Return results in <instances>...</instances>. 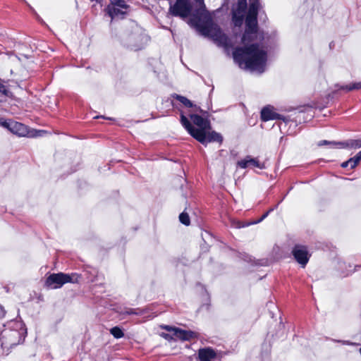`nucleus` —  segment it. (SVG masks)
<instances>
[{
    "label": "nucleus",
    "mask_w": 361,
    "mask_h": 361,
    "mask_svg": "<svg viewBox=\"0 0 361 361\" xmlns=\"http://www.w3.org/2000/svg\"><path fill=\"white\" fill-rule=\"evenodd\" d=\"M190 16V25L202 35L221 43L226 42L227 36L222 32L221 27L214 23L206 8L204 0H195V7Z\"/></svg>",
    "instance_id": "1"
},
{
    "label": "nucleus",
    "mask_w": 361,
    "mask_h": 361,
    "mask_svg": "<svg viewBox=\"0 0 361 361\" xmlns=\"http://www.w3.org/2000/svg\"><path fill=\"white\" fill-rule=\"evenodd\" d=\"M234 61L240 68L252 71L263 68L267 59V51L257 43L237 47L233 51Z\"/></svg>",
    "instance_id": "2"
},
{
    "label": "nucleus",
    "mask_w": 361,
    "mask_h": 361,
    "mask_svg": "<svg viewBox=\"0 0 361 361\" xmlns=\"http://www.w3.org/2000/svg\"><path fill=\"white\" fill-rule=\"evenodd\" d=\"M190 118L194 125L198 127L197 130H202V135L200 137H196L195 135V131H193V133H192V137L193 138L204 145L214 142L219 144L222 143L223 137L221 135L216 131H211L212 125L209 118H204L202 116L195 114H190Z\"/></svg>",
    "instance_id": "3"
},
{
    "label": "nucleus",
    "mask_w": 361,
    "mask_h": 361,
    "mask_svg": "<svg viewBox=\"0 0 361 361\" xmlns=\"http://www.w3.org/2000/svg\"><path fill=\"white\" fill-rule=\"evenodd\" d=\"M81 275L77 273L65 274L63 272L51 274L46 278L44 286L51 289H58L68 283H77Z\"/></svg>",
    "instance_id": "4"
},
{
    "label": "nucleus",
    "mask_w": 361,
    "mask_h": 361,
    "mask_svg": "<svg viewBox=\"0 0 361 361\" xmlns=\"http://www.w3.org/2000/svg\"><path fill=\"white\" fill-rule=\"evenodd\" d=\"M290 254L294 260L302 269H305L308 264L312 254L309 251V247L306 245L297 243L291 249Z\"/></svg>",
    "instance_id": "5"
},
{
    "label": "nucleus",
    "mask_w": 361,
    "mask_h": 361,
    "mask_svg": "<svg viewBox=\"0 0 361 361\" xmlns=\"http://www.w3.org/2000/svg\"><path fill=\"white\" fill-rule=\"evenodd\" d=\"M192 12L190 0H176L169 7V13L176 17L187 18Z\"/></svg>",
    "instance_id": "6"
},
{
    "label": "nucleus",
    "mask_w": 361,
    "mask_h": 361,
    "mask_svg": "<svg viewBox=\"0 0 361 361\" xmlns=\"http://www.w3.org/2000/svg\"><path fill=\"white\" fill-rule=\"evenodd\" d=\"M260 118L262 121L267 122L271 120H283L285 117L274 111V108L271 105H267L262 108L260 112Z\"/></svg>",
    "instance_id": "7"
},
{
    "label": "nucleus",
    "mask_w": 361,
    "mask_h": 361,
    "mask_svg": "<svg viewBox=\"0 0 361 361\" xmlns=\"http://www.w3.org/2000/svg\"><path fill=\"white\" fill-rule=\"evenodd\" d=\"M237 165L240 169H246L249 166L256 167L260 169L265 168L264 164L261 163L257 158H252L251 156H247L245 159L239 160Z\"/></svg>",
    "instance_id": "8"
},
{
    "label": "nucleus",
    "mask_w": 361,
    "mask_h": 361,
    "mask_svg": "<svg viewBox=\"0 0 361 361\" xmlns=\"http://www.w3.org/2000/svg\"><path fill=\"white\" fill-rule=\"evenodd\" d=\"M173 336L183 341H189L199 338L197 332L191 330H184L180 328L176 329V333H173Z\"/></svg>",
    "instance_id": "9"
},
{
    "label": "nucleus",
    "mask_w": 361,
    "mask_h": 361,
    "mask_svg": "<svg viewBox=\"0 0 361 361\" xmlns=\"http://www.w3.org/2000/svg\"><path fill=\"white\" fill-rule=\"evenodd\" d=\"M257 18L247 16L245 19V30L244 32V38H247L249 34H257Z\"/></svg>",
    "instance_id": "10"
},
{
    "label": "nucleus",
    "mask_w": 361,
    "mask_h": 361,
    "mask_svg": "<svg viewBox=\"0 0 361 361\" xmlns=\"http://www.w3.org/2000/svg\"><path fill=\"white\" fill-rule=\"evenodd\" d=\"M216 357V351L210 347L200 348L198 350V358L200 361H212Z\"/></svg>",
    "instance_id": "11"
},
{
    "label": "nucleus",
    "mask_w": 361,
    "mask_h": 361,
    "mask_svg": "<svg viewBox=\"0 0 361 361\" xmlns=\"http://www.w3.org/2000/svg\"><path fill=\"white\" fill-rule=\"evenodd\" d=\"M180 123L182 126L187 130L188 133L192 136V133L195 131V135L196 137H200L202 135V130H197V128L194 127L188 118L183 114V112L180 113Z\"/></svg>",
    "instance_id": "12"
},
{
    "label": "nucleus",
    "mask_w": 361,
    "mask_h": 361,
    "mask_svg": "<svg viewBox=\"0 0 361 361\" xmlns=\"http://www.w3.org/2000/svg\"><path fill=\"white\" fill-rule=\"evenodd\" d=\"M172 97L176 99L177 101L180 102L183 106L188 108H192L194 107L195 111H199L200 113L204 114H207V111H203L200 106H197L196 105H194L192 102L188 99L187 97L178 94H172Z\"/></svg>",
    "instance_id": "13"
},
{
    "label": "nucleus",
    "mask_w": 361,
    "mask_h": 361,
    "mask_svg": "<svg viewBox=\"0 0 361 361\" xmlns=\"http://www.w3.org/2000/svg\"><path fill=\"white\" fill-rule=\"evenodd\" d=\"M11 132L18 136H25L28 133L27 126L17 121H11Z\"/></svg>",
    "instance_id": "14"
},
{
    "label": "nucleus",
    "mask_w": 361,
    "mask_h": 361,
    "mask_svg": "<svg viewBox=\"0 0 361 361\" xmlns=\"http://www.w3.org/2000/svg\"><path fill=\"white\" fill-rule=\"evenodd\" d=\"M275 209V207H271L265 212L260 218L257 220H255L251 222H243V221H237L235 224V227L240 228L243 227H246L250 225L257 224L262 222L265 218L268 216V215Z\"/></svg>",
    "instance_id": "15"
},
{
    "label": "nucleus",
    "mask_w": 361,
    "mask_h": 361,
    "mask_svg": "<svg viewBox=\"0 0 361 361\" xmlns=\"http://www.w3.org/2000/svg\"><path fill=\"white\" fill-rule=\"evenodd\" d=\"M105 11L111 17V19H114L115 17L118 16L119 15H126L127 13L126 11H123L118 7H114L112 5H108L105 8Z\"/></svg>",
    "instance_id": "16"
},
{
    "label": "nucleus",
    "mask_w": 361,
    "mask_h": 361,
    "mask_svg": "<svg viewBox=\"0 0 361 361\" xmlns=\"http://www.w3.org/2000/svg\"><path fill=\"white\" fill-rule=\"evenodd\" d=\"M326 145H329L335 148H345L349 147L348 143L345 142H336V141H328V140H321L318 142V146H323Z\"/></svg>",
    "instance_id": "17"
},
{
    "label": "nucleus",
    "mask_w": 361,
    "mask_h": 361,
    "mask_svg": "<svg viewBox=\"0 0 361 361\" xmlns=\"http://www.w3.org/2000/svg\"><path fill=\"white\" fill-rule=\"evenodd\" d=\"M338 89L340 90H345L346 92H350L354 90H360L361 89V82H355L350 85H337Z\"/></svg>",
    "instance_id": "18"
},
{
    "label": "nucleus",
    "mask_w": 361,
    "mask_h": 361,
    "mask_svg": "<svg viewBox=\"0 0 361 361\" xmlns=\"http://www.w3.org/2000/svg\"><path fill=\"white\" fill-rule=\"evenodd\" d=\"M179 221L185 226H189L190 224V215L187 210H183V212L180 214Z\"/></svg>",
    "instance_id": "19"
},
{
    "label": "nucleus",
    "mask_w": 361,
    "mask_h": 361,
    "mask_svg": "<svg viewBox=\"0 0 361 361\" xmlns=\"http://www.w3.org/2000/svg\"><path fill=\"white\" fill-rule=\"evenodd\" d=\"M258 9H259V4L250 3L249 12L247 16H250L252 18H257L258 15Z\"/></svg>",
    "instance_id": "20"
},
{
    "label": "nucleus",
    "mask_w": 361,
    "mask_h": 361,
    "mask_svg": "<svg viewBox=\"0 0 361 361\" xmlns=\"http://www.w3.org/2000/svg\"><path fill=\"white\" fill-rule=\"evenodd\" d=\"M109 1L110 4L109 5H112L114 7L117 6L124 9H128L130 7L125 0H109Z\"/></svg>",
    "instance_id": "21"
},
{
    "label": "nucleus",
    "mask_w": 361,
    "mask_h": 361,
    "mask_svg": "<svg viewBox=\"0 0 361 361\" xmlns=\"http://www.w3.org/2000/svg\"><path fill=\"white\" fill-rule=\"evenodd\" d=\"M110 333L116 338H121L124 336V333L118 326H114L110 329Z\"/></svg>",
    "instance_id": "22"
},
{
    "label": "nucleus",
    "mask_w": 361,
    "mask_h": 361,
    "mask_svg": "<svg viewBox=\"0 0 361 361\" xmlns=\"http://www.w3.org/2000/svg\"><path fill=\"white\" fill-rule=\"evenodd\" d=\"M123 314L127 315H140L142 314V311L140 308H125Z\"/></svg>",
    "instance_id": "23"
},
{
    "label": "nucleus",
    "mask_w": 361,
    "mask_h": 361,
    "mask_svg": "<svg viewBox=\"0 0 361 361\" xmlns=\"http://www.w3.org/2000/svg\"><path fill=\"white\" fill-rule=\"evenodd\" d=\"M247 6V0H238L237 10L239 12H245Z\"/></svg>",
    "instance_id": "24"
},
{
    "label": "nucleus",
    "mask_w": 361,
    "mask_h": 361,
    "mask_svg": "<svg viewBox=\"0 0 361 361\" xmlns=\"http://www.w3.org/2000/svg\"><path fill=\"white\" fill-rule=\"evenodd\" d=\"M233 20L235 26H240L243 21V16L238 15L237 13H234L233 15Z\"/></svg>",
    "instance_id": "25"
},
{
    "label": "nucleus",
    "mask_w": 361,
    "mask_h": 361,
    "mask_svg": "<svg viewBox=\"0 0 361 361\" xmlns=\"http://www.w3.org/2000/svg\"><path fill=\"white\" fill-rule=\"evenodd\" d=\"M257 37V34H249L247 38H244V34L242 36L241 41L244 44H249L254 41Z\"/></svg>",
    "instance_id": "26"
},
{
    "label": "nucleus",
    "mask_w": 361,
    "mask_h": 361,
    "mask_svg": "<svg viewBox=\"0 0 361 361\" xmlns=\"http://www.w3.org/2000/svg\"><path fill=\"white\" fill-rule=\"evenodd\" d=\"M0 94L4 95L6 97H8L10 94V91L8 90L7 87L4 85L3 80L0 78Z\"/></svg>",
    "instance_id": "27"
},
{
    "label": "nucleus",
    "mask_w": 361,
    "mask_h": 361,
    "mask_svg": "<svg viewBox=\"0 0 361 361\" xmlns=\"http://www.w3.org/2000/svg\"><path fill=\"white\" fill-rule=\"evenodd\" d=\"M11 121L8 122L6 120H4V118H0V126H3L5 128H7L8 130H11Z\"/></svg>",
    "instance_id": "28"
},
{
    "label": "nucleus",
    "mask_w": 361,
    "mask_h": 361,
    "mask_svg": "<svg viewBox=\"0 0 361 361\" xmlns=\"http://www.w3.org/2000/svg\"><path fill=\"white\" fill-rule=\"evenodd\" d=\"M352 147L360 148L361 147V139L360 140H350V144H348Z\"/></svg>",
    "instance_id": "29"
},
{
    "label": "nucleus",
    "mask_w": 361,
    "mask_h": 361,
    "mask_svg": "<svg viewBox=\"0 0 361 361\" xmlns=\"http://www.w3.org/2000/svg\"><path fill=\"white\" fill-rule=\"evenodd\" d=\"M178 327L176 326H162V329L168 331H173V333H176V329H177Z\"/></svg>",
    "instance_id": "30"
},
{
    "label": "nucleus",
    "mask_w": 361,
    "mask_h": 361,
    "mask_svg": "<svg viewBox=\"0 0 361 361\" xmlns=\"http://www.w3.org/2000/svg\"><path fill=\"white\" fill-rule=\"evenodd\" d=\"M360 161H361V150L355 155V164H358Z\"/></svg>",
    "instance_id": "31"
},
{
    "label": "nucleus",
    "mask_w": 361,
    "mask_h": 361,
    "mask_svg": "<svg viewBox=\"0 0 361 361\" xmlns=\"http://www.w3.org/2000/svg\"><path fill=\"white\" fill-rule=\"evenodd\" d=\"M350 159H353L352 162H349V165L350 166V169L355 168L358 165V164H355V156L354 157H353V158H350Z\"/></svg>",
    "instance_id": "32"
},
{
    "label": "nucleus",
    "mask_w": 361,
    "mask_h": 361,
    "mask_svg": "<svg viewBox=\"0 0 361 361\" xmlns=\"http://www.w3.org/2000/svg\"><path fill=\"white\" fill-rule=\"evenodd\" d=\"M352 161H353V159H348V161L343 162L341 166L342 168H346L349 166V162H352Z\"/></svg>",
    "instance_id": "33"
},
{
    "label": "nucleus",
    "mask_w": 361,
    "mask_h": 361,
    "mask_svg": "<svg viewBox=\"0 0 361 361\" xmlns=\"http://www.w3.org/2000/svg\"><path fill=\"white\" fill-rule=\"evenodd\" d=\"M184 210H187V212H189V215L192 213H194L190 204L188 207H186Z\"/></svg>",
    "instance_id": "34"
},
{
    "label": "nucleus",
    "mask_w": 361,
    "mask_h": 361,
    "mask_svg": "<svg viewBox=\"0 0 361 361\" xmlns=\"http://www.w3.org/2000/svg\"><path fill=\"white\" fill-rule=\"evenodd\" d=\"M162 336L166 339H169L171 338L169 334L164 333L162 334Z\"/></svg>",
    "instance_id": "35"
},
{
    "label": "nucleus",
    "mask_w": 361,
    "mask_h": 361,
    "mask_svg": "<svg viewBox=\"0 0 361 361\" xmlns=\"http://www.w3.org/2000/svg\"><path fill=\"white\" fill-rule=\"evenodd\" d=\"M250 3L259 4V0H250Z\"/></svg>",
    "instance_id": "36"
},
{
    "label": "nucleus",
    "mask_w": 361,
    "mask_h": 361,
    "mask_svg": "<svg viewBox=\"0 0 361 361\" xmlns=\"http://www.w3.org/2000/svg\"><path fill=\"white\" fill-rule=\"evenodd\" d=\"M97 3L100 4V6H102L103 0H95Z\"/></svg>",
    "instance_id": "37"
},
{
    "label": "nucleus",
    "mask_w": 361,
    "mask_h": 361,
    "mask_svg": "<svg viewBox=\"0 0 361 361\" xmlns=\"http://www.w3.org/2000/svg\"><path fill=\"white\" fill-rule=\"evenodd\" d=\"M171 105L173 106V107H175V104L173 103V101L171 102Z\"/></svg>",
    "instance_id": "38"
}]
</instances>
